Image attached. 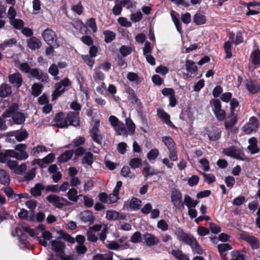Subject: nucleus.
Listing matches in <instances>:
<instances>
[{
  "label": "nucleus",
  "mask_w": 260,
  "mask_h": 260,
  "mask_svg": "<svg viewBox=\"0 0 260 260\" xmlns=\"http://www.w3.org/2000/svg\"><path fill=\"white\" fill-rule=\"evenodd\" d=\"M157 114L159 118H160L164 122L168 125L171 126L173 128L175 126L170 120V116L166 113L163 110L159 109L157 110Z\"/></svg>",
  "instance_id": "412c9836"
},
{
  "label": "nucleus",
  "mask_w": 260,
  "mask_h": 260,
  "mask_svg": "<svg viewBox=\"0 0 260 260\" xmlns=\"http://www.w3.org/2000/svg\"><path fill=\"white\" fill-rule=\"evenodd\" d=\"M73 154V151L72 150L66 151L60 155L58 160L60 162H66L72 157Z\"/></svg>",
  "instance_id": "ea45409f"
},
{
  "label": "nucleus",
  "mask_w": 260,
  "mask_h": 260,
  "mask_svg": "<svg viewBox=\"0 0 260 260\" xmlns=\"http://www.w3.org/2000/svg\"><path fill=\"white\" fill-rule=\"evenodd\" d=\"M259 125V123L257 118L255 117H251L248 122L243 127V131L246 134H250L253 132H255Z\"/></svg>",
  "instance_id": "39448f33"
},
{
  "label": "nucleus",
  "mask_w": 260,
  "mask_h": 260,
  "mask_svg": "<svg viewBox=\"0 0 260 260\" xmlns=\"http://www.w3.org/2000/svg\"><path fill=\"white\" fill-rule=\"evenodd\" d=\"M221 133L220 129L215 127H211L207 129L206 134L210 140L216 141L220 138Z\"/></svg>",
  "instance_id": "1a4fd4ad"
},
{
  "label": "nucleus",
  "mask_w": 260,
  "mask_h": 260,
  "mask_svg": "<svg viewBox=\"0 0 260 260\" xmlns=\"http://www.w3.org/2000/svg\"><path fill=\"white\" fill-rule=\"evenodd\" d=\"M106 218L110 220H123L125 219L124 214L115 210H108L106 212Z\"/></svg>",
  "instance_id": "9b49d317"
},
{
  "label": "nucleus",
  "mask_w": 260,
  "mask_h": 260,
  "mask_svg": "<svg viewBox=\"0 0 260 260\" xmlns=\"http://www.w3.org/2000/svg\"><path fill=\"white\" fill-rule=\"evenodd\" d=\"M100 123V121L99 120H95V125L93 126L90 132L91 136L93 140L98 143H100L101 140L102 139V137L100 135V132L99 129Z\"/></svg>",
  "instance_id": "9d476101"
},
{
  "label": "nucleus",
  "mask_w": 260,
  "mask_h": 260,
  "mask_svg": "<svg viewBox=\"0 0 260 260\" xmlns=\"http://www.w3.org/2000/svg\"><path fill=\"white\" fill-rule=\"evenodd\" d=\"M121 174L124 177L129 178L134 177L135 175L131 172L130 169L128 167H123L121 170Z\"/></svg>",
  "instance_id": "13d9d810"
},
{
  "label": "nucleus",
  "mask_w": 260,
  "mask_h": 260,
  "mask_svg": "<svg viewBox=\"0 0 260 260\" xmlns=\"http://www.w3.org/2000/svg\"><path fill=\"white\" fill-rule=\"evenodd\" d=\"M17 40L16 39L12 38L5 41L3 43L0 44V50H4L6 48L11 47L13 45L16 44Z\"/></svg>",
  "instance_id": "2f4dec72"
},
{
  "label": "nucleus",
  "mask_w": 260,
  "mask_h": 260,
  "mask_svg": "<svg viewBox=\"0 0 260 260\" xmlns=\"http://www.w3.org/2000/svg\"><path fill=\"white\" fill-rule=\"evenodd\" d=\"M63 114L60 113L56 115L55 117V124L54 125L59 128H63L69 125L68 123L67 118H63Z\"/></svg>",
  "instance_id": "f3484780"
},
{
  "label": "nucleus",
  "mask_w": 260,
  "mask_h": 260,
  "mask_svg": "<svg viewBox=\"0 0 260 260\" xmlns=\"http://www.w3.org/2000/svg\"><path fill=\"white\" fill-rule=\"evenodd\" d=\"M251 63L249 64V69L253 71L256 66L260 64V51L258 49H255L252 52L250 56Z\"/></svg>",
  "instance_id": "0eeeda50"
},
{
  "label": "nucleus",
  "mask_w": 260,
  "mask_h": 260,
  "mask_svg": "<svg viewBox=\"0 0 260 260\" xmlns=\"http://www.w3.org/2000/svg\"><path fill=\"white\" fill-rule=\"evenodd\" d=\"M159 154L158 150L153 149L151 150L147 154V158L149 160H154L156 158Z\"/></svg>",
  "instance_id": "6e6d98bb"
},
{
  "label": "nucleus",
  "mask_w": 260,
  "mask_h": 260,
  "mask_svg": "<svg viewBox=\"0 0 260 260\" xmlns=\"http://www.w3.org/2000/svg\"><path fill=\"white\" fill-rule=\"evenodd\" d=\"M156 174V172L153 169L151 168L148 165L144 168L143 174L145 177H147L149 176H152Z\"/></svg>",
  "instance_id": "8fccbe9b"
},
{
  "label": "nucleus",
  "mask_w": 260,
  "mask_h": 260,
  "mask_svg": "<svg viewBox=\"0 0 260 260\" xmlns=\"http://www.w3.org/2000/svg\"><path fill=\"white\" fill-rule=\"evenodd\" d=\"M71 85L70 80L66 78L55 85V90L52 94V100L54 101L60 96L65 91V87Z\"/></svg>",
  "instance_id": "f03ea898"
},
{
  "label": "nucleus",
  "mask_w": 260,
  "mask_h": 260,
  "mask_svg": "<svg viewBox=\"0 0 260 260\" xmlns=\"http://www.w3.org/2000/svg\"><path fill=\"white\" fill-rule=\"evenodd\" d=\"M9 81L14 87L19 88L22 85L23 79L21 75L16 72L9 76Z\"/></svg>",
  "instance_id": "423d86ee"
},
{
  "label": "nucleus",
  "mask_w": 260,
  "mask_h": 260,
  "mask_svg": "<svg viewBox=\"0 0 260 260\" xmlns=\"http://www.w3.org/2000/svg\"><path fill=\"white\" fill-rule=\"evenodd\" d=\"M237 119L235 114H231V117L225 121L224 125L226 129H231L236 123Z\"/></svg>",
  "instance_id": "c756f323"
},
{
  "label": "nucleus",
  "mask_w": 260,
  "mask_h": 260,
  "mask_svg": "<svg viewBox=\"0 0 260 260\" xmlns=\"http://www.w3.org/2000/svg\"><path fill=\"white\" fill-rule=\"evenodd\" d=\"M10 181L9 176L7 173L3 169H0V182L2 184L6 185Z\"/></svg>",
  "instance_id": "e433bc0d"
},
{
  "label": "nucleus",
  "mask_w": 260,
  "mask_h": 260,
  "mask_svg": "<svg viewBox=\"0 0 260 260\" xmlns=\"http://www.w3.org/2000/svg\"><path fill=\"white\" fill-rule=\"evenodd\" d=\"M18 108V106L17 104H14L11 106H10L8 109L7 110V111L5 113L3 114V116L4 117H8L11 116L15 111H16Z\"/></svg>",
  "instance_id": "09e8293b"
},
{
  "label": "nucleus",
  "mask_w": 260,
  "mask_h": 260,
  "mask_svg": "<svg viewBox=\"0 0 260 260\" xmlns=\"http://www.w3.org/2000/svg\"><path fill=\"white\" fill-rule=\"evenodd\" d=\"M105 36V41L106 43H108L112 41L115 38V34L114 32L106 30L103 32Z\"/></svg>",
  "instance_id": "c03bdc74"
},
{
  "label": "nucleus",
  "mask_w": 260,
  "mask_h": 260,
  "mask_svg": "<svg viewBox=\"0 0 260 260\" xmlns=\"http://www.w3.org/2000/svg\"><path fill=\"white\" fill-rule=\"evenodd\" d=\"M82 162L88 166L91 165L93 162L92 154L90 152L86 153L83 158Z\"/></svg>",
  "instance_id": "de8ad7c7"
},
{
  "label": "nucleus",
  "mask_w": 260,
  "mask_h": 260,
  "mask_svg": "<svg viewBox=\"0 0 260 260\" xmlns=\"http://www.w3.org/2000/svg\"><path fill=\"white\" fill-rule=\"evenodd\" d=\"M50 243L52 249L56 252H61L65 247L64 243L58 240H52Z\"/></svg>",
  "instance_id": "b1692460"
},
{
  "label": "nucleus",
  "mask_w": 260,
  "mask_h": 260,
  "mask_svg": "<svg viewBox=\"0 0 260 260\" xmlns=\"http://www.w3.org/2000/svg\"><path fill=\"white\" fill-rule=\"evenodd\" d=\"M214 113L218 120L222 121L224 119L225 113L223 110L221 109V108L214 111Z\"/></svg>",
  "instance_id": "052dcab7"
},
{
  "label": "nucleus",
  "mask_w": 260,
  "mask_h": 260,
  "mask_svg": "<svg viewBox=\"0 0 260 260\" xmlns=\"http://www.w3.org/2000/svg\"><path fill=\"white\" fill-rule=\"evenodd\" d=\"M69 125L78 126L80 124L79 114L74 112H69L67 117Z\"/></svg>",
  "instance_id": "a211bd4d"
},
{
  "label": "nucleus",
  "mask_w": 260,
  "mask_h": 260,
  "mask_svg": "<svg viewBox=\"0 0 260 260\" xmlns=\"http://www.w3.org/2000/svg\"><path fill=\"white\" fill-rule=\"evenodd\" d=\"M186 69L187 72L194 74L197 71V67L194 64L193 61L190 60H187L185 64Z\"/></svg>",
  "instance_id": "72a5a7b5"
},
{
  "label": "nucleus",
  "mask_w": 260,
  "mask_h": 260,
  "mask_svg": "<svg viewBox=\"0 0 260 260\" xmlns=\"http://www.w3.org/2000/svg\"><path fill=\"white\" fill-rule=\"evenodd\" d=\"M144 240L146 245L152 246L159 242V239L156 237L150 234H146L144 235Z\"/></svg>",
  "instance_id": "4be33fe9"
},
{
  "label": "nucleus",
  "mask_w": 260,
  "mask_h": 260,
  "mask_svg": "<svg viewBox=\"0 0 260 260\" xmlns=\"http://www.w3.org/2000/svg\"><path fill=\"white\" fill-rule=\"evenodd\" d=\"M241 238L250 244L253 249H257L259 246V242L255 237L244 234L241 236Z\"/></svg>",
  "instance_id": "f8f14e48"
},
{
  "label": "nucleus",
  "mask_w": 260,
  "mask_h": 260,
  "mask_svg": "<svg viewBox=\"0 0 260 260\" xmlns=\"http://www.w3.org/2000/svg\"><path fill=\"white\" fill-rule=\"evenodd\" d=\"M44 41L49 45L58 47L57 42V37L54 31L50 28L44 30L42 34Z\"/></svg>",
  "instance_id": "20e7f679"
},
{
  "label": "nucleus",
  "mask_w": 260,
  "mask_h": 260,
  "mask_svg": "<svg viewBox=\"0 0 260 260\" xmlns=\"http://www.w3.org/2000/svg\"><path fill=\"white\" fill-rule=\"evenodd\" d=\"M223 153L225 155L232 156L236 158H242V152L239 149H236L235 147L225 149L223 150Z\"/></svg>",
  "instance_id": "ddd939ff"
},
{
  "label": "nucleus",
  "mask_w": 260,
  "mask_h": 260,
  "mask_svg": "<svg viewBox=\"0 0 260 260\" xmlns=\"http://www.w3.org/2000/svg\"><path fill=\"white\" fill-rule=\"evenodd\" d=\"M232 258L231 260H244V256L238 251L232 252Z\"/></svg>",
  "instance_id": "774afa93"
},
{
  "label": "nucleus",
  "mask_w": 260,
  "mask_h": 260,
  "mask_svg": "<svg viewBox=\"0 0 260 260\" xmlns=\"http://www.w3.org/2000/svg\"><path fill=\"white\" fill-rule=\"evenodd\" d=\"M196 239L192 235L187 234L182 242L191 247L192 245L196 243Z\"/></svg>",
  "instance_id": "5fc2aeb1"
},
{
  "label": "nucleus",
  "mask_w": 260,
  "mask_h": 260,
  "mask_svg": "<svg viewBox=\"0 0 260 260\" xmlns=\"http://www.w3.org/2000/svg\"><path fill=\"white\" fill-rule=\"evenodd\" d=\"M162 141L169 150L175 148V144L170 137L165 136L162 137Z\"/></svg>",
  "instance_id": "a19ab883"
},
{
  "label": "nucleus",
  "mask_w": 260,
  "mask_h": 260,
  "mask_svg": "<svg viewBox=\"0 0 260 260\" xmlns=\"http://www.w3.org/2000/svg\"><path fill=\"white\" fill-rule=\"evenodd\" d=\"M141 201L137 199L133 198L129 201L125 203L124 205L131 210H137L140 208Z\"/></svg>",
  "instance_id": "aec40b11"
},
{
  "label": "nucleus",
  "mask_w": 260,
  "mask_h": 260,
  "mask_svg": "<svg viewBox=\"0 0 260 260\" xmlns=\"http://www.w3.org/2000/svg\"><path fill=\"white\" fill-rule=\"evenodd\" d=\"M172 253L178 260H189L188 257L179 250H173Z\"/></svg>",
  "instance_id": "37998d69"
},
{
  "label": "nucleus",
  "mask_w": 260,
  "mask_h": 260,
  "mask_svg": "<svg viewBox=\"0 0 260 260\" xmlns=\"http://www.w3.org/2000/svg\"><path fill=\"white\" fill-rule=\"evenodd\" d=\"M93 260H112V253L97 254L93 257Z\"/></svg>",
  "instance_id": "58836bf2"
},
{
  "label": "nucleus",
  "mask_w": 260,
  "mask_h": 260,
  "mask_svg": "<svg viewBox=\"0 0 260 260\" xmlns=\"http://www.w3.org/2000/svg\"><path fill=\"white\" fill-rule=\"evenodd\" d=\"M142 164L141 159L138 158H132L129 163V166L133 169H136L141 166Z\"/></svg>",
  "instance_id": "3c124183"
},
{
  "label": "nucleus",
  "mask_w": 260,
  "mask_h": 260,
  "mask_svg": "<svg viewBox=\"0 0 260 260\" xmlns=\"http://www.w3.org/2000/svg\"><path fill=\"white\" fill-rule=\"evenodd\" d=\"M44 189V186L41 183H37L31 189V193L32 196L38 197L41 195V191Z\"/></svg>",
  "instance_id": "7c9ffc66"
},
{
  "label": "nucleus",
  "mask_w": 260,
  "mask_h": 260,
  "mask_svg": "<svg viewBox=\"0 0 260 260\" xmlns=\"http://www.w3.org/2000/svg\"><path fill=\"white\" fill-rule=\"evenodd\" d=\"M46 199L50 204L58 209H61L64 206L69 204L66 199L54 194L48 195Z\"/></svg>",
  "instance_id": "7ed1b4c3"
},
{
  "label": "nucleus",
  "mask_w": 260,
  "mask_h": 260,
  "mask_svg": "<svg viewBox=\"0 0 260 260\" xmlns=\"http://www.w3.org/2000/svg\"><path fill=\"white\" fill-rule=\"evenodd\" d=\"M246 87L249 91L252 93H255L260 89L259 86L253 81H247Z\"/></svg>",
  "instance_id": "a878e982"
},
{
  "label": "nucleus",
  "mask_w": 260,
  "mask_h": 260,
  "mask_svg": "<svg viewBox=\"0 0 260 260\" xmlns=\"http://www.w3.org/2000/svg\"><path fill=\"white\" fill-rule=\"evenodd\" d=\"M27 44L28 47L31 50L39 49L42 46L41 41L34 37L28 40Z\"/></svg>",
  "instance_id": "6ab92c4d"
},
{
  "label": "nucleus",
  "mask_w": 260,
  "mask_h": 260,
  "mask_svg": "<svg viewBox=\"0 0 260 260\" xmlns=\"http://www.w3.org/2000/svg\"><path fill=\"white\" fill-rule=\"evenodd\" d=\"M175 12L173 11L171 13V15L172 18V20L173 22L174 23L175 26L177 29V30L180 32L181 33V27L180 25V22L178 18L175 16L174 15Z\"/></svg>",
  "instance_id": "bf43d9fd"
},
{
  "label": "nucleus",
  "mask_w": 260,
  "mask_h": 260,
  "mask_svg": "<svg viewBox=\"0 0 260 260\" xmlns=\"http://www.w3.org/2000/svg\"><path fill=\"white\" fill-rule=\"evenodd\" d=\"M25 117L22 113H15L13 116L14 122L17 124H20L25 121Z\"/></svg>",
  "instance_id": "4c0bfd02"
},
{
  "label": "nucleus",
  "mask_w": 260,
  "mask_h": 260,
  "mask_svg": "<svg viewBox=\"0 0 260 260\" xmlns=\"http://www.w3.org/2000/svg\"><path fill=\"white\" fill-rule=\"evenodd\" d=\"M11 87L7 84H3L0 86V96L6 97L11 93Z\"/></svg>",
  "instance_id": "c85d7f7f"
},
{
  "label": "nucleus",
  "mask_w": 260,
  "mask_h": 260,
  "mask_svg": "<svg viewBox=\"0 0 260 260\" xmlns=\"http://www.w3.org/2000/svg\"><path fill=\"white\" fill-rule=\"evenodd\" d=\"M109 121L116 134L118 135L127 136L132 135L135 131V124L131 119H125V127L124 124L120 122L115 116H110L109 118Z\"/></svg>",
  "instance_id": "f257e3e1"
},
{
  "label": "nucleus",
  "mask_w": 260,
  "mask_h": 260,
  "mask_svg": "<svg viewBox=\"0 0 260 260\" xmlns=\"http://www.w3.org/2000/svg\"><path fill=\"white\" fill-rule=\"evenodd\" d=\"M30 74L33 78L42 82L46 81L48 79V75L46 73H43L36 68L31 69Z\"/></svg>",
  "instance_id": "4468645a"
},
{
  "label": "nucleus",
  "mask_w": 260,
  "mask_h": 260,
  "mask_svg": "<svg viewBox=\"0 0 260 260\" xmlns=\"http://www.w3.org/2000/svg\"><path fill=\"white\" fill-rule=\"evenodd\" d=\"M209 229L212 233L215 234H217L220 232V228L213 222L209 223Z\"/></svg>",
  "instance_id": "338daca9"
},
{
  "label": "nucleus",
  "mask_w": 260,
  "mask_h": 260,
  "mask_svg": "<svg viewBox=\"0 0 260 260\" xmlns=\"http://www.w3.org/2000/svg\"><path fill=\"white\" fill-rule=\"evenodd\" d=\"M187 234H188L185 233L180 228L177 229L175 232V235H176L177 239L182 242Z\"/></svg>",
  "instance_id": "680f3d73"
},
{
  "label": "nucleus",
  "mask_w": 260,
  "mask_h": 260,
  "mask_svg": "<svg viewBox=\"0 0 260 260\" xmlns=\"http://www.w3.org/2000/svg\"><path fill=\"white\" fill-rule=\"evenodd\" d=\"M46 151H47V149L45 146L38 145L32 149L31 154L35 156H38L40 153Z\"/></svg>",
  "instance_id": "49530a36"
},
{
  "label": "nucleus",
  "mask_w": 260,
  "mask_h": 260,
  "mask_svg": "<svg viewBox=\"0 0 260 260\" xmlns=\"http://www.w3.org/2000/svg\"><path fill=\"white\" fill-rule=\"evenodd\" d=\"M193 21L197 25H202L206 23V17L200 13H197L193 16Z\"/></svg>",
  "instance_id": "f704fd0d"
},
{
  "label": "nucleus",
  "mask_w": 260,
  "mask_h": 260,
  "mask_svg": "<svg viewBox=\"0 0 260 260\" xmlns=\"http://www.w3.org/2000/svg\"><path fill=\"white\" fill-rule=\"evenodd\" d=\"M184 202L188 208H194L199 203L198 201L192 200L189 196L186 194L184 196Z\"/></svg>",
  "instance_id": "473e14b6"
},
{
  "label": "nucleus",
  "mask_w": 260,
  "mask_h": 260,
  "mask_svg": "<svg viewBox=\"0 0 260 260\" xmlns=\"http://www.w3.org/2000/svg\"><path fill=\"white\" fill-rule=\"evenodd\" d=\"M127 78L131 82L136 84H139L143 80V78L139 76L137 74L133 72H129L127 75Z\"/></svg>",
  "instance_id": "393cba45"
},
{
  "label": "nucleus",
  "mask_w": 260,
  "mask_h": 260,
  "mask_svg": "<svg viewBox=\"0 0 260 260\" xmlns=\"http://www.w3.org/2000/svg\"><path fill=\"white\" fill-rule=\"evenodd\" d=\"M10 23L14 28L17 29H20L23 28L24 23L23 20L20 19L14 18L10 20Z\"/></svg>",
  "instance_id": "c9c22d12"
},
{
  "label": "nucleus",
  "mask_w": 260,
  "mask_h": 260,
  "mask_svg": "<svg viewBox=\"0 0 260 260\" xmlns=\"http://www.w3.org/2000/svg\"><path fill=\"white\" fill-rule=\"evenodd\" d=\"M32 89V94L37 96L39 95L41 91H42V86L37 83L34 84L31 87Z\"/></svg>",
  "instance_id": "864d4df0"
},
{
  "label": "nucleus",
  "mask_w": 260,
  "mask_h": 260,
  "mask_svg": "<svg viewBox=\"0 0 260 260\" xmlns=\"http://www.w3.org/2000/svg\"><path fill=\"white\" fill-rule=\"evenodd\" d=\"M249 146L248 148L251 153L254 154L259 151V149L256 145V139L255 138H251L248 140Z\"/></svg>",
  "instance_id": "bb28decb"
},
{
  "label": "nucleus",
  "mask_w": 260,
  "mask_h": 260,
  "mask_svg": "<svg viewBox=\"0 0 260 260\" xmlns=\"http://www.w3.org/2000/svg\"><path fill=\"white\" fill-rule=\"evenodd\" d=\"M80 217L84 222L89 224L93 223L95 220V217L92 213L89 210H86L81 213Z\"/></svg>",
  "instance_id": "dca6fc26"
},
{
  "label": "nucleus",
  "mask_w": 260,
  "mask_h": 260,
  "mask_svg": "<svg viewBox=\"0 0 260 260\" xmlns=\"http://www.w3.org/2000/svg\"><path fill=\"white\" fill-rule=\"evenodd\" d=\"M77 190L74 187L70 188L67 192L68 199L72 202H77L79 199V196L77 194Z\"/></svg>",
  "instance_id": "cd10ccee"
},
{
  "label": "nucleus",
  "mask_w": 260,
  "mask_h": 260,
  "mask_svg": "<svg viewBox=\"0 0 260 260\" xmlns=\"http://www.w3.org/2000/svg\"><path fill=\"white\" fill-rule=\"evenodd\" d=\"M157 227L162 231H166L169 229V224L164 219H160L157 222Z\"/></svg>",
  "instance_id": "4d7b16f0"
},
{
  "label": "nucleus",
  "mask_w": 260,
  "mask_h": 260,
  "mask_svg": "<svg viewBox=\"0 0 260 260\" xmlns=\"http://www.w3.org/2000/svg\"><path fill=\"white\" fill-rule=\"evenodd\" d=\"M226 58H231L232 57L231 52V44L229 41L226 42L224 45Z\"/></svg>",
  "instance_id": "69168bd1"
},
{
  "label": "nucleus",
  "mask_w": 260,
  "mask_h": 260,
  "mask_svg": "<svg viewBox=\"0 0 260 260\" xmlns=\"http://www.w3.org/2000/svg\"><path fill=\"white\" fill-rule=\"evenodd\" d=\"M182 196L181 192L177 190L173 189L171 192V201L173 205L176 207H179L181 204Z\"/></svg>",
  "instance_id": "2eb2a0df"
},
{
  "label": "nucleus",
  "mask_w": 260,
  "mask_h": 260,
  "mask_svg": "<svg viewBox=\"0 0 260 260\" xmlns=\"http://www.w3.org/2000/svg\"><path fill=\"white\" fill-rule=\"evenodd\" d=\"M13 133L17 140L19 142L24 140L28 136L27 133L25 131L13 132Z\"/></svg>",
  "instance_id": "79ce46f5"
},
{
  "label": "nucleus",
  "mask_w": 260,
  "mask_h": 260,
  "mask_svg": "<svg viewBox=\"0 0 260 260\" xmlns=\"http://www.w3.org/2000/svg\"><path fill=\"white\" fill-rule=\"evenodd\" d=\"M128 100L132 104L135 105L139 108H141L142 104L136 95L134 91L132 89H130L129 90Z\"/></svg>",
  "instance_id": "5701e85b"
},
{
  "label": "nucleus",
  "mask_w": 260,
  "mask_h": 260,
  "mask_svg": "<svg viewBox=\"0 0 260 260\" xmlns=\"http://www.w3.org/2000/svg\"><path fill=\"white\" fill-rule=\"evenodd\" d=\"M217 248L221 256H225V254L224 252L232 249L231 246L227 243L219 244L217 246Z\"/></svg>",
  "instance_id": "a18cd8bd"
},
{
  "label": "nucleus",
  "mask_w": 260,
  "mask_h": 260,
  "mask_svg": "<svg viewBox=\"0 0 260 260\" xmlns=\"http://www.w3.org/2000/svg\"><path fill=\"white\" fill-rule=\"evenodd\" d=\"M86 25L90 28L94 32L96 31L97 26L94 18H92L88 19L86 22Z\"/></svg>",
  "instance_id": "603ef678"
},
{
  "label": "nucleus",
  "mask_w": 260,
  "mask_h": 260,
  "mask_svg": "<svg viewBox=\"0 0 260 260\" xmlns=\"http://www.w3.org/2000/svg\"><path fill=\"white\" fill-rule=\"evenodd\" d=\"M142 18V14L140 11H137L135 13H133L131 16V19L134 22L140 21Z\"/></svg>",
  "instance_id": "0e129e2a"
},
{
  "label": "nucleus",
  "mask_w": 260,
  "mask_h": 260,
  "mask_svg": "<svg viewBox=\"0 0 260 260\" xmlns=\"http://www.w3.org/2000/svg\"><path fill=\"white\" fill-rule=\"evenodd\" d=\"M15 148L17 153L18 160H25L28 158V155L26 151V145L19 144L17 145Z\"/></svg>",
  "instance_id": "6e6552de"
},
{
  "label": "nucleus",
  "mask_w": 260,
  "mask_h": 260,
  "mask_svg": "<svg viewBox=\"0 0 260 260\" xmlns=\"http://www.w3.org/2000/svg\"><path fill=\"white\" fill-rule=\"evenodd\" d=\"M55 156L53 153H50L44 158L42 159L43 164L44 165V167H46V165L51 163L54 159Z\"/></svg>",
  "instance_id": "e2e57ef3"
}]
</instances>
